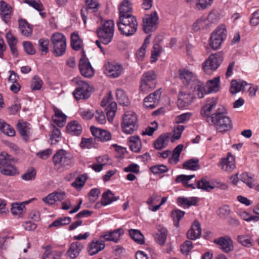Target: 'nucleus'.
Returning <instances> with one entry per match:
<instances>
[{"mask_svg":"<svg viewBox=\"0 0 259 259\" xmlns=\"http://www.w3.org/2000/svg\"><path fill=\"white\" fill-rule=\"evenodd\" d=\"M79 59L78 67L81 74L87 78H91L94 75V70L89 59L86 57L84 51Z\"/></svg>","mask_w":259,"mask_h":259,"instance_id":"11","label":"nucleus"},{"mask_svg":"<svg viewBox=\"0 0 259 259\" xmlns=\"http://www.w3.org/2000/svg\"><path fill=\"white\" fill-rule=\"evenodd\" d=\"M0 10L3 20L7 23L11 18L12 7L4 1H0Z\"/></svg>","mask_w":259,"mask_h":259,"instance_id":"27","label":"nucleus"},{"mask_svg":"<svg viewBox=\"0 0 259 259\" xmlns=\"http://www.w3.org/2000/svg\"><path fill=\"white\" fill-rule=\"evenodd\" d=\"M201 235V228L200 224L197 220H195L191 228L187 232V238L190 240H195L199 238Z\"/></svg>","mask_w":259,"mask_h":259,"instance_id":"21","label":"nucleus"},{"mask_svg":"<svg viewBox=\"0 0 259 259\" xmlns=\"http://www.w3.org/2000/svg\"><path fill=\"white\" fill-rule=\"evenodd\" d=\"M19 24L21 32L23 35L28 37L31 35L32 28L27 21L23 20H19Z\"/></svg>","mask_w":259,"mask_h":259,"instance_id":"39","label":"nucleus"},{"mask_svg":"<svg viewBox=\"0 0 259 259\" xmlns=\"http://www.w3.org/2000/svg\"><path fill=\"white\" fill-rule=\"evenodd\" d=\"M240 180L245 183L249 188H252L254 186V179L249 172H243L240 176Z\"/></svg>","mask_w":259,"mask_h":259,"instance_id":"43","label":"nucleus"},{"mask_svg":"<svg viewBox=\"0 0 259 259\" xmlns=\"http://www.w3.org/2000/svg\"><path fill=\"white\" fill-rule=\"evenodd\" d=\"M129 234L131 237L137 243L143 244L145 242L144 237L138 230L130 229Z\"/></svg>","mask_w":259,"mask_h":259,"instance_id":"40","label":"nucleus"},{"mask_svg":"<svg viewBox=\"0 0 259 259\" xmlns=\"http://www.w3.org/2000/svg\"><path fill=\"white\" fill-rule=\"evenodd\" d=\"M185 128V126L182 125H177L175 126L174 131V135L171 142H174L175 140H179L181 136L182 133Z\"/></svg>","mask_w":259,"mask_h":259,"instance_id":"56","label":"nucleus"},{"mask_svg":"<svg viewBox=\"0 0 259 259\" xmlns=\"http://www.w3.org/2000/svg\"><path fill=\"white\" fill-rule=\"evenodd\" d=\"M53 161L56 167L68 168L72 166L74 163L73 155L64 149L58 150L53 157Z\"/></svg>","mask_w":259,"mask_h":259,"instance_id":"3","label":"nucleus"},{"mask_svg":"<svg viewBox=\"0 0 259 259\" xmlns=\"http://www.w3.org/2000/svg\"><path fill=\"white\" fill-rule=\"evenodd\" d=\"M109 103L108 107L106 108V115L107 119L109 121H111L115 115V112L117 109V104L114 102H112L109 99V98L104 97L102 101L101 106L105 107Z\"/></svg>","mask_w":259,"mask_h":259,"instance_id":"16","label":"nucleus"},{"mask_svg":"<svg viewBox=\"0 0 259 259\" xmlns=\"http://www.w3.org/2000/svg\"><path fill=\"white\" fill-rule=\"evenodd\" d=\"M98 37L104 45L109 44L114 35V22L113 20L106 21L104 24L97 30Z\"/></svg>","mask_w":259,"mask_h":259,"instance_id":"5","label":"nucleus"},{"mask_svg":"<svg viewBox=\"0 0 259 259\" xmlns=\"http://www.w3.org/2000/svg\"><path fill=\"white\" fill-rule=\"evenodd\" d=\"M157 75L153 70L145 72L142 75L140 91L144 94L148 93L156 88Z\"/></svg>","mask_w":259,"mask_h":259,"instance_id":"6","label":"nucleus"},{"mask_svg":"<svg viewBox=\"0 0 259 259\" xmlns=\"http://www.w3.org/2000/svg\"><path fill=\"white\" fill-rule=\"evenodd\" d=\"M36 177V171L34 168H31L27 170L23 175H22L21 178L25 181H31L34 180Z\"/></svg>","mask_w":259,"mask_h":259,"instance_id":"57","label":"nucleus"},{"mask_svg":"<svg viewBox=\"0 0 259 259\" xmlns=\"http://www.w3.org/2000/svg\"><path fill=\"white\" fill-rule=\"evenodd\" d=\"M150 170L154 175H160L167 172L168 168L163 164H160L151 166Z\"/></svg>","mask_w":259,"mask_h":259,"instance_id":"54","label":"nucleus"},{"mask_svg":"<svg viewBox=\"0 0 259 259\" xmlns=\"http://www.w3.org/2000/svg\"><path fill=\"white\" fill-rule=\"evenodd\" d=\"M162 49L160 46L156 44H154L153 47V50H152L151 53V59L152 62H155L157 60V58L158 56L160 55V54L161 52Z\"/></svg>","mask_w":259,"mask_h":259,"instance_id":"62","label":"nucleus"},{"mask_svg":"<svg viewBox=\"0 0 259 259\" xmlns=\"http://www.w3.org/2000/svg\"><path fill=\"white\" fill-rule=\"evenodd\" d=\"M213 243L220 246V248L225 252H227V237H221L215 239Z\"/></svg>","mask_w":259,"mask_h":259,"instance_id":"59","label":"nucleus"},{"mask_svg":"<svg viewBox=\"0 0 259 259\" xmlns=\"http://www.w3.org/2000/svg\"><path fill=\"white\" fill-rule=\"evenodd\" d=\"M190 88L194 92L196 93L199 98H203L204 95L208 94L207 89H205L203 83L198 80L195 81Z\"/></svg>","mask_w":259,"mask_h":259,"instance_id":"29","label":"nucleus"},{"mask_svg":"<svg viewBox=\"0 0 259 259\" xmlns=\"http://www.w3.org/2000/svg\"><path fill=\"white\" fill-rule=\"evenodd\" d=\"M193 99V96L186 92L180 91L179 92L177 105L179 108H183L190 105Z\"/></svg>","mask_w":259,"mask_h":259,"instance_id":"19","label":"nucleus"},{"mask_svg":"<svg viewBox=\"0 0 259 259\" xmlns=\"http://www.w3.org/2000/svg\"><path fill=\"white\" fill-rule=\"evenodd\" d=\"M121 126L123 133L131 134L138 128V118L133 111H126L122 115Z\"/></svg>","mask_w":259,"mask_h":259,"instance_id":"4","label":"nucleus"},{"mask_svg":"<svg viewBox=\"0 0 259 259\" xmlns=\"http://www.w3.org/2000/svg\"><path fill=\"white\" fill-rule=\"evenodd\" d=\"M197 188L207 191H209L214 189V186L211 185L206 178H203L200 181L197 183Z\"/></svg>","mask_w":259,"mask_h":259,"instance_id":"52","label":"nucleus"},{"mask_svg":"<svg viewBox=\"0 0 259 259\" xmlns=\"http://www.w3.org/2000/svg\"><path fill=\"white\" fill-rule=\"evenodd\" d=\"M230 84V92L234 95L243 91L245 87L248 84L245 81L236 79L232 80Z\"/></svg>","mask_w":259,"mask_h":259,"instance_id":"24","label":"nucleus"},{"mask_svg":"<svg viewBox=\"0 0 259 259\" xmlns=\"http://www.w3.org/2000/svg\"><path fill=\"white\" fill-rule=\"evenodd\" d=\"M42 84V81L37 75L33 77L31 83V88L33 91L39 90Z\"/></svg>","mask_w":259,"mask_h":259,"instance_id":"58","label":"nucleus"},{"mask_svg":"<svg viewBox=\"0 0 259 259\" xmlns=\"http://www.w3.org/2000/svg\"><path fill=\"white\" fill-rule=\"evenodd\" d=\"M220 19V15L219 12L217 11H211L208 14L206 20L208 22V24H210L217 23L219 22Z\"/></svg>","mask_w":259,"mask_h":259,"instance_id":"53","label":"nucleus"},{"mask_svg":"<svg viewBox=\"0 0 259 259\" xmlns=\"http://www.w3.org/2000/svg\"><path fill=\"white\" fill-rule=\"evenodd\" d=\"M185 212L179 209H176L171 212V217L174 222V225L178 227L181 219L184 217Z\"/></svg>","mask_w":259,"mask_h":259,"instance_id":"50","label":"nucleus"},{"mask_svg":"<svg viewBox=\"0 0 259 259\" xmlns=\"http://www.w3.org/2000/svg\"><path fill=\"white\" fill-rule=\"evenodd\" d=\"M104 68L105 73L112 78L118 77L123 70L122 65L115 62H107L104 65Z\"/></svg>","mask_w":259,"mask_h":259,"instance_id":"13","label":"nucleus"},{"mask_svg":"<svg viewBox=\"0 0 259 259\" xmlns=\"http://www.w3.org/2000/svg\"><path fill=\"white\" fill-rule=\"evenodd\" d=\"M227 30L225 25H220L212 32L209 39V45L213 50H217L225 39Z\"/></svg>","mask_w":259,"mask_h":259,"instance_id":"9","label":"nucleus"},{"mask_svg":"<svg viewBox=\"0 0 259 259\" xmlns=\"http://www.w3.org/2000/svg\"><path fill=\"white\" fill-rule=\"evenodd\" d=\"M81 41L79 39V35L77 33L73 32L71 36V46L72 48L76 51L79 50L81 48Z\"/></svg>","mask_w":259,"mask_h":259,"instance_id":"48","label":"nucleus"},{"mask_svg":"<svg viewBox=\"0 0 259 259\" xmlns=\"http://www.w3.org/2000/svg\"><path fill=\"white\" fill-rule=\"evenodd\" d=\"M39 50L42 54H46L49 51V41L48 39L41 38L38 40Z\"/></svg>","mask_w":259,"mask_h":259,"instance_id":"51","label":"nucleus"},{"mask_svg":"<svg viewBox=\"0 0 259 259\" xmlns=\"http://www.w3.org/2000/svg\"><path fill=\"white\" fill-rule=\"evenodd\" d=\"M209 27V24H208L206 19L202 18L197 19L192 25V29L195 32L207 29Z\"/></svg>","mask_w":259,"mask_h":259,"instance_id":"37","label":"nucleus"},{"mask_svg":"<svg viewBox=\"0 0 259 259\" xmlns=\"http://www.w3.org/2000/svg\"><path fill=\"white\" fill-rule=\"evenodd\" d=\"M83 248V246L80 242H75L71 244L66 254L71 259L75 258Z\"/></svg>","mask_w":259,"mask_h":259,"instance_id":"25","label":"nucleus"},{"mask_svg":"<svg viewBox=\"0 0 259 259\" xmlns=\"http://www.w3.org/2000/svg\"><path fill=\"white\" fill-rule=\"evenodd\" d=\"M217 103V98H208L206 104L201 108L200 113L207 123L214 125L219 132L223 133L227 131L226 109L224 107H219L215 113L210 115Z\"/></svg>","mask_w":259,"mask_h":259,"instance_id":"1","label":"nucleus"},{"mask_svg":"<svg viewBox=\"0 0 259 259\" xmlns=\"http://www.w3.org/2000/svg\"><path fill=\"white\" fill-rule=\"evenodd\" d=\"M158 20L157 13L154 11L150 15H146L143 19V30L146 33L155 30Z\"/></svg>","mask_w":259,"mask_h":259,"instance_id":"12","label":"nucleus"},{"mask_svg":"<svg viewBox=\"0 0 259 259\" xmlns=\"http://www.w3.org/2000/svg\"><path fill=\"white\" fill-rule=\"evenodd\" d=\"M76 89L73 94L76 100L85 99L91 96L92 88L90 87L87 82L75 79Z\"/></svg>","mask_w":259,"mask_h":259,"instance_id":"10","label":"nucleus"},{"mask_svg":"<svg viewBox=\"0 0 259 259\" xmlns=\"http://www.w3.org/2000/svg\"><path fill=\"white\" fill-rule=\"evenodd\" d=\"M183 167L185 169L195 170L199 167V160L197 158H192L184 162Z\"/></svg>","mask_w":259,"mask_h":259,"instance_id":"47","label":"nucleus"},{"mask_svg":"<svg viewBox=\"0 0 259 259\" xmlns=\"http://www.w3.org/2000/svg\"><path fill=\"white\" fill-rule=\"evenodd\" d=\"M170 135L169 133H166L159 136L154 142V148L158 150H160L165 148L168 144Z\"/></svg>","mask_w":259,"mask_h":259,"instance_id":"23","label":"nucleus"},{"mask_svg":"<svg viewBox=\"0 0 259 259\" xmlns=\"http://www.w3.org/2000/svg\"><path fill=\"white\" fill-rule=\"evenodd\" d=\"M130 147L132 151L135 152H139L141 148L142 143L140 138L138 136L130 137L128 139Z\"/></svg>","mask_w":259,"mask_h":259,"instance_id":"36","label":"nucleus"},{"mask_svg":"<svg viewBox=\"0 0 259 259\" xmlns=\"http://www.w3.org/2000/svg\"><path fill=\"white\" fill-rule=\"evenodd\" d=\"M117 25L120 34L126 36L135 34L138 25L137 18L134 15L119 17Z\"/></svg>","mask_w":259,"mask_h":259,"instance_id":"2","label":"nucleus"},{"mask_svg":"<svg viewBox=\"0 0 259 259\" xmlns=\"http://www.w3.org/2000/svg\"><path fill=\"white\" fill-rule=\"evenodd\" d=\"M30 201H26L21 203H16L12 204L11 209L12 214L18 215L19 218L22 217L25 210V204H28Z\"/></svg>","mask_w":259,"mask_h":259,"instance_id":"30","label":"nucleus"},{"mask_svg":"<svg viewBox=\"0 0 259 259\" xmlns=\"http://www.w3.org/2000/svg\"><path fill=\"white\" fill-rule=\"evenodd\" d=\"M66 131L67 133L72 136H79L82 131V126L80 124L75 120H73L69 122L66 126Z\"/></svg>","mask_w":259,"mask_h":259,"instance_id":"22","label":"nucleus"},{"mask_svg":"<svg viewBox=\"0 0 259 259\" xmlns=\"http://www.w3.org/2000/svg\"><path fill=\"white\" fill-rule=\"evenodd\" d=\"M221 61V55L220 53L211 54L202 63L203 71L207 74H211L219 68Z\"/></svg>","mask_w":259,"mask_h":259,"instance_id":"8","label":"nucleus"},{"mask_svg":"<svg viewBox=\"0 0 259 259\" xmlns=\"http://www.w3.org/2000/svg\"><path fill=\"white\" fill-rule=\"evenodd\" d=\"M95 139L93 138H82L80 143V146L81 147L87 148L90 149L94 147Z\"/></svg>","mask_w":259,"mask_h":259,"instance_id":"63","label":"nucleus"},{"mask_svg":"<svg viewBox=\"0 0 259 259\" xmlns=\"http://www.w3.org/2000/svg\"><path fill=\"white\" fill-rule=\"evenodd\" d=\"M0 130L9 136L12 137L15 135V131L14 128L2 119H0Z\"/></svg>","mask_w":259,"mask_h":259,"instance_id":"41","label":"nucleus"},{"mask_svg":"<svg viewBox=\"0 0 259 259\" xmlns=\"http://www.w3.org/2000/svg\"><path fill=\"white\" fill-rule=\"evenodd\" d=\"M213 0H198L196 4V9L198 10H202L210 6Z\"/></svg>","mask_w":259,"mask_h":259,"instance_id":"61","label":"nucleus"},{"mask_svg":"<svg viewBox=\"0 0 259 259\" xmlns=\"http://www.w3.org/2000/svg\"><path fill=\"white\" fill-rule=\"evenodd\" d=\"M197 202V198L192 197L188 199L185 197H178L177 199L178 204L180 206H187L188 207L192 205H195Z\"/></svg>","mask_w":259,"mask_h":259,"instance_id":"44","label":"nucleus"},{"mask_svg":"<svg viewBox=\"0 0 259 259\" xmlns=\"http://www.w3.org/2000/svg\"><path fill=\"white\" fill-rule=\"evenodd\" d=\"M220 88V77L217 76L212 79L208 80L206 83V88L207 93L217 92L219 90Z\"/></svg>","mask_w":259,"mask_h":259,"instance_id":"32","label":"nucleus"},{"mask_svg":"<svg viewBox=\"0 0 259 259\" xmlns=\"http://www.w3.org/2000/svg\"><path fill=\"white\" fill-rule=\"evenodd\" d=\"M53 46L54 53L57 57L63 55L66 50V38L60 33H54L51 38Z\"/></svg>","mask_w":259,"mask_h":259,"instance_id":"7","label":"nucleus"},{"mask_svg":"<svg viewBox=\"0 0 259 259\" xmlns=\"http://www.w3.org/2000/svg\"><path fill=\"white\" fill-rule=\"evenodd\" d=\"M17 129L20 135L23 139L27 141L30 135V128L29 124L26 122L19 121L17 125Z\"/></svg>","mask_w":259,"mask_h":259,"instance_id":"28","label":"nucleus"},{"mask_svg":"<svg viewBox=\"0 0 259 259\" xmlns=\"http://www.w3.org/2000/svg\"><path fill=\"white\" fill-rule=\"evenodd\" d=\"M105 247L103 241L94 239L88 245L87 250L89 254L92 256L103 250Z\"/></svg>","mask_w":259,"mask_h":259,"instance_id":"18","label":"nucleus"},{"mask_svg":"<svg viewBox=\"0 0 259 259\" xmlns=\"http://www.w3.org/2000/svg\"><path fill=\"white\" fill-rule=\"evenodd\" d=\"M123 230L122 229H118L113 231L106 232L100 236V239L104 241H112L117 242L121 235L123 234Z\"/></svg>","mask_w":259,"mask_h":259,"instance_id":"20","label":"nucleus"},{"mask_svg":"<svg viewBox=\"0 0 259 259\" xmlns=\"http://www.w3.org/2000/svg\"><path fill=\"white\" fill-rule=\"evenodd\" d=\"M158 232L156 234L155 240L157 243L160 245H163L166 240L167 236V231L165 228L161 226L157 227Z\"/></svg>","mask_w":259,"mask_h":259,"instance_id":"33","label":"nucleus"},{"mask_svg":"<svg viewBox=\"0 0 259 259\" xmlns=\"http://www.w3.org/2000/svg\"><path fill=\"white\" fill-rule=\"evenodd\" d=\"M87 180V175L86 174L80 175L72 183V186L77 189H80L84 186Z\"/></svg>","mask_w":259,"mask_h":259,"instance_id":"49","label":"nucleus"},{"mask_svg":"<svg viewBox=\"0 0 259 259\" xmlns=\"http://www.w3.org/2000/svg\"><path fill=\"white\" fill-rule=\"evenodd\" d=\"M14 163V159L6 152L0 154V168Z\"/></svg>","mask_w":259,"mask_h":259,"instance_id":"45","label":"nucleus"},{"mask_svg":"<svg viewBox=\"0 0 259 259\" xmlns=\"http://www.w3.org/2000/svg\"><path fill=\"white\" fill-rule=\"evenodd\" d=\"M24 2L39 12L44 10V7L39 0H24Z\"/></svg>","mask_w":259,"mask_h":259,"instance_id":"55","label":"nucleus"},{"mask_svg":"<svg viewBox=\"0 0 259 259\" xmlns=\"http://www.w3.org/2000/svg\"><path fill=\"white\" fill-rule=\"evenodd\" d=\"M53 120L59 127H63L66 120V116L59 109H55V115L53 116Z\"/></svg>","mask_w":259,"mask_h":259,"instance_id":"34","label":"nucleus"},{"mask_svg":"<svg viewBox=\"0 0 259 259\" xmlns=\"http://www.w3.org/2000/svg\"><path fill=\"white\" fill-rule=\"evenodd\" d=\"M98 7L99 5L96 1L92 0L88 4V6L87 8L81 10V15L84 24L86 23L87 19V16L85 14L89 13L91 11L93 12L97 11Z\"/></svg>","mask_w":259,"mask_h":259,"instance_id":"31","label":"nucleus"},{"mask_svg":"<svg viewBox=\"0 0 259 259\" xmlns=\"http://www.w3.org/2000/svg\"><path fill=\"white\" fill-rule=\"evenodd\" d=\"M2 174L7 176H14L19 174L18 170L14 165V163L0 168Z\"/></svg>","mask_w":259,"mask_h":259,"instance_id":"38","label":"nucleus"},{"mask_svg":"<svg viewBox=\"0 0 259 259\" xmlns=\"http://www.w3.org/2000/svg\"><path fill=\"white\" fill-rule=\"evenodd\" d=\"M118 199L119 197L114 196L113 193L108 190L102 194L101 203L103 205H107Z\"/></svg>","mask_w":259,"mask_h":259,"instance_id":"35","label":"nucleus"},{"mask_svg":"<svg viewBox=\"0 0 259 259\" xmlns=\"http://www.w3.org/2000/svg\"><path fill=\"white\" fill-rule=\"evenodd\" d=\"M161 89H158L154 93L149 94L144 99V106L149 109H153L157 106L161 97Z\"/></svg>","mask_w":259,"mask_h":259,"instance_id":"14","label":"nucleus"},{"mask_svg":"<svg viewBox=\"0 0 259 259\" xmlns=\"http://www.w3.org/2000/svg\"><path fill=\"white\" fill-rule=\"evenodd\" d=\"M179 77L182 80L183 82L189 86L190 88L193 84V83L198 79L196 76L191 71L182 69L179 70Z\"/></svg>","mask_w":259,"mask_h":259,"instance_id":"15","label":"nucleus"},{"mask_svg":"<svg viewBox=\"0 0 259 259\" xmlns=\"http://www.w3.org/2000/svg\"><path fill=\"white\" fill-rule=\"evenodd\" d=\"M91 131L92 135L101 142L109 141L111 138L110 133L106 130L91 126Z\"/></svg>","mask_w":259,"mask_h":259,"instance_id":"17","label":"nucleus"},{"mask_svg":"<svg viewBox=\"0 0 259 259\" xmlns=\"http://www.w3.org/2000/svg\"><path fill=\"white\" fill-rule=\"evenodd\" d=\"M183 145L179 144L174 149L171 157L168 159L169 163L177 164L179 161L180 155L183 150Z\"/></svg>","mask_w":259,"mask_h":259,"instance_id":"42","label":"nucleus"},{"mask_svg":"<svg viewBox=\"0 0 259 259\" xmlns=\"http://www.w3.org/2000/svg\"><path fill=\"white\" fill-rule=\"evenodd\" d=\"M239 242L243 246L250 247L253 245L252 239L248 236H238Z\"/></svg>","mask_w":259,"mask_h":259,"instance_id":"60","label":"nucleus"},{"mask_svg":"<svg viewBox=\"0 0 259 259\" xmlns=\"http://www.w3.org/2000/svg\"><path fill=\"white\" fill-rule=\"evenodd\" d=\"M119 16L122 17L127 15H133V8L131 3L128 0H123L120 4L119 8Z\"/></svg>","mask_w":259,"mask_h":259,"instance_id":"26","label":"nucleus"},{"mask_svg":"<svg viewBox=\"0 0 259 259\" xmlns=\"http://www.w3.org/2000/svg\"><path fill=\"white\" fill-rule=\"evenodd\" d=\"M23 46L25 52L29 55H32L35 53V50L32 44L29 41L23 42Z\"/></svg>","mask_w":259,"mask_h":259,"instance_id":"64","label":"nucleus"},{"mask_svg":"<svg viewBox=\"0 0 259 259\" xmlns=\"http://www.w3.org/2000/svg\"><path fill=\"white\" fill-rule=\"evenodd\" d=\"M117 100L120 105L127 106L129 103V100L127 96L125 95L123 90L121 89H117L116 90Z\"/></svg>","mask_w":259,"mask_h":259,"instance_id":"46","label":"nucleus"}]
</instances>
